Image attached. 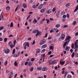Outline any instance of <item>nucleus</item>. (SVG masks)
<instances>
[{
	"mask_svg": "<svg viewBox=\"0 0 78 78\" xmlns=\"http://www.w3.org/2000/svg\"><path fill=\"white\" fill-rule=\"evenodd\" d=\"M40 51H41V50H40V49H39V48H38L36 50L37 53H40Z\"/></svg>",
	"mask_w": 78,
	"mask_h": 78,
	"instance_id": "17",
	"label": "nucleus"
},
{
	"mask_svg": "<svg viewBox=\"0 0 78 78\" xmlns=\"http://www.w3.org/2000/svg\"><path fill=\"white\" fill-rule=\"evenodd\" d=\"M48 70V68H47V67H44L42 69V71L43 72H45V71H47Z\"/></svg>",
	"mask_w": 78,
	"mask_h": 78,
	"instance_id": "6",
	"label": "nucleus"
},
{
	"mask_svg": "<svg viewBox=\"0 0 78 78\" xmlns=\"http://www.w3.org/2000/svg\"><path fill=\"white\" fill-rule=\"evenodd\" d=\"M60 13V11H58L56 14V16L57 17V18H59V15Z\"/></svg>",
	"mask_w": 78,
	"mask_h": 78,
	"instance_id": "10",
	"label": "nucleus"
},
{
	"mask_svg": "<svg viewBox=\"0 0 78 78\" xmlns=\"http://www.w3.org/2000/svg\"><path fill=\"white\" fill-rule=\"evenodd\" d=\"M3 19V16L2 15H1V17H0V20H1L2 19Z\"/></svg>",
	"mask_w": 78,
	"mask_h": 78,
	"instance_id": "37",
	"label": "nucleus"
},
{
	"mask_svg": "<svg viewBox=\"0 0 78 78\" xmlns=\"http://www.w3.org/2000/svg\"><path fill=\"white\" fill-rule=\"evenodd\" d=\"M5 53H6V54L9 53V49L7 48V49L5 50Z\"/></svg>",
	"mask_w": 78,
	"mask_h": 78,
	"instance_id": "7",
	"label": "nucleus"
},
{
	"mask_svg": "<svg viewBox=\"0 0 78 78\" xmlns=\"http://www.w3.org/2000/svg\"><path fill=\"white\" fill-rule=\"evenodd\" d=\"M41 32L38 31L37 33L36 34V37H37V36H38V35H39V36H41Z\"/></svg>",
	"mask_w": 78,
	"mask_h": 78,
	"instance_id": "5",
	"label": "nucleus"
},
{
	"mask_svg": "<svg viewBox=\"0 0 78 78\" xmlns=\"http://www.w3.org/2000/svg\"><path fill=\"white\" fill-rule=\"evenodd\" d=\"M15 51H16V50L15 49H14L12 51V54H14V53H15Z\"/></svg>",
	"mask_w": 78,
	"mask_h": 78,
	"instance_id": "43",
	"label": "nucleus"
},
{
	"mask_svg": "<svg viewBox=\"0 0 78 78\" xmlns=\"http://www.w3.org/2000/svg\"><path fill=\"white\" fill-rule=\"evenodd\" d=\"M71 38V37L70 36H67L66 37L65 41H66L65 42L63 46V47L64 48H66V45H68L69 44V42H70V39Z\"/></svg>",
	"mask_w": 78,
	"mask_h": 78,
	"instance_id": "1",
	"label": "nucleus"
},
{
	"mask_svg": "<svg viewBox=\"0 0 78 78\" xmlns=\"http://www.w3.org/2000/svg\"><path fill=\"white\" fill-rule=\"evenodd\" d=\"M53 62V60L49 61V64H52V62Z\"/></svg>",
	"mask_w": 78,
	"mask_h": 78,
	"instance_id": "49",
	"label": "nucleus"
},
{
	"mask_svg": "<svg viewBox=\"0 0 78 78\" xmlns=\"http://www.w3.org/2000/svg\"><path fill=\"white\" fill-rule=\"evenodd\" d=\"M23 7L24 8H27V5L25 4V3H23Z\"/></svg>",
	"mask_w": 78,
	"mask_h": 78,
	"instance_id": "11",
	"label": "nucleus"
},
{
	"mask_svg": "<svg viewBox=\"0 0 78 78\" xmlns=\"http://www.w3.org/2000/svg\"><path fill=\"white\" fill-rule=\"evenodd\" d=\"M53 56H54V55H51L50 56V58H52V57H53Z\"/></svg>",
	"mask_w": 78,
	"mask_h": 78,
	"instance_id": "64",
	"label": "nucleus"
},
{
	"mask_svg": "<svg viewBox=\"0 0 78 78\" xmlns=\"http://www.w3.org/2000/svg\"><path fill=\"white\" fill-rule=\"evenodd\" d=\"M46 47H47V44H44L42 46V48H46Z\"/></svg>",
	"mask_w": 78,
	"mask_h": 78,
	"instance_id": "24",
	"label": "nucleus"
},
{
	"mask_svg": "<svg viewBox=\"0 0 78 78\" xmlns=\"http://www.w3.org/2000/svg\"><path fill=\"white\" fill-rule=\"evenodd\" d=\"M70 3H68L66 5V7H68V6H70Z\"/></svg>",
	"mask_w": 78,
	"mask_h": 78,
	"instance_id": "28",
	"label": "nucleus"
},
{
	"mask_svg": "<svg viewBox=\"0 0 78 78\" xmlns=\"http://www.w3.org/2000/svg\"><path fill=\"white\" fill-rule=\"evenodd\" d=\"M55 27H56V28H59V27H60V24H56L55 25Z\"/></svg>",
	"mask_w": 78,
	"mask_h": 78,
	"instance_id": "25",
	"label": "nucleus"
},
{
	"mask_svg": "<svg viewBox=\"0 0 78 78\" xmlns=\"http://www.w3.org/2000/svg\"><path fill=\"white\" fill-rule=\"evenodd\" d=\"M67 27H68V26L67 25H65L64 26L63 28H67Z\"/></svg>",
	"mask_w": 78,
	"mask_h": 78,
	"instance_id": "46",
	"label": "nucleus"
},
{
	"mask_svg": "<svg viewBox=\"0 0 78 78\" xmlns=\"http://www.w3.org/2000/svg\"><path fill=\"white\" fill-rule=\"evenodd\" d=\"M21 39V38L20 37H18L16 39L17 41H19V40H20Z\"/></svg>",
	"mask_w": 78,
	"mask_h": 78,
	"instance_id": "41",
	"label": "nucleus"
},
{
	"mask_svg": "<svg viewBox=\"0 0 78 78\" xmlns=\"http://www.w3.org/2000/svg\"><path fill=\"white\" fill-rule=\"evenodd\" d=\"M31 65H32V63H31V62H29V63L28 64V66H31Z\"/></svg>",
	"mask_w": 78,
	"mask_h": 78,
	"instance_id": "33",
	"label": "nucleus"
},
{
	"mask_svg": "<svg viewBox=\"0 0 78 78\" xmlns=\"http://www.w3.org/2000/svg\"><path fill=\"white\" fill-rule=\"evenodd\" d=\"M65 14V12H62V15H64V14Z\"/></svg>",
	"mask_w": 78,
	"mask_h": 78,
	"instance_id": "62",
	"label": "nucleus"
},
{
	"mask_svg": "<svg viewBox=\"0 0 78 78\" xmlns=\"http://www.w3.org/2000/svg\"><path fill=\"white\" fill-rule=\"evenodd\" d=\"M10 74L9 75L10 77H12V75H13V73L12 72H10Z\"/></svg>",
	"mask_w": 78,
	"mask_h": 78,
	"instance_id": "29",
	"label": "nucleus"
},
{
	"mask_svg": "<svg viewBox=\"0 0 78 78\" xmlns=\"http://www.w3.org/2000/svg\"><path fill=\"white\" fill-rule=\"evenodd\" d=\"M65 63V61H64L63 62H62V61H61L60 62V64H62V65H63V64H64Z\"/></svg>",
	"mask_w": 78,
	"mask_h": 78,
	"instance_id": "15",
	"label": "nucleus"
},
{
	"mask_svg": "<svg viewBox=\"0 0 78 78\" xmlns=\"http://www.w3.org/2000/svg\"><path fill=\"white\" fill-rule=\"evenodd\" d=\"M78 5L76 6V9L74 11V12H76V11H78Z\"/></svg>",
	"mask_w": 78,
	"mask_h": 78,
	"instance_id": "16",
	"label": "nucleus"
},
{
	"mask_svg": "<svg viewBox=\"0 0 78 78\" xmlns=\"http://www.w3.org/2000/svg\"><path fill=\"white\" fill-rule=\"evenodd\" d=\"M4 28V26L0 27V30H3V29Z\"/></svg>",
	"mask_w": 78,
	"mask_h": 78,
	"instance_id": "34",
	"label": "nucleus"
},
{
	"mask_svg": "<svg viewBox=\"0 0 78 78\" xmlns=\"http://www.w3.org/2000/svg\"><path fill=\"white\" fill-rule=\"evenodd\" d=\"M65 37V34H63L61 35V37H60V38L59 39V40H60V39H61L62 40H64V38Z\"/></svg>",
	"mask_w": 78,
	"mask_h": 78,
	"instance_id": "4",
	"label": "nucleus"
},
{
	"mask_svg": "<svg viewBox=\"0 0 78 78\" xmlns=\"http://www.w3.org/2000/svg\"><path fill=\"white\" fill-rule=\"evenodd\" d=\"M33 69H34V67H32L30 69V72H33Z\"/></svg>",
	"mask_w": 78,
	"mask_h": 78,
	"instance_id": "31",
	"label": "nucleus"
},
{
	"mask_svg": "<svg viewBox=\"0 0 78 78\" xmlns=\"http://www.w3.org/2000/svg\"><path fill=\"white\" fill-rule=\"evenodd\" d=\"M66 15H64L63 16H62V18L63 19H66Z\"/></svg>",
	"mask_w": 78,
	"mask_h": 78,
	"instance_id": "38",
	"label": "nucleus"
},
{
	"mask_svg": "<svg viewBox=\"0 0 78 78\" xmlns=\"http://www.w3.org/2000/svg\"><path fill=\"white\" fill-rule=\"evenodd\" d=\"M10 47L11 48H13V45L12 44H11V45H10Z\"/></svg>",
	"mask_w": 78,
	"mask_h": 78,
	"instance_id": "61",
	"label": "nucleus"
},
{
	"mask_svg": "<svg viewBox=\"0 0 78 78\" xmlns=\"http://www.w3.org/2000/svg\"><path fill=\"white\" fill-rule=\"evenodd\" d=\"M47 35L48 34L47 33H46L45 34V36H44L43 37H47Z\"/></svg>",
	"mask_w": 78,
	"mask_h": 78,
	"instance_id": "56",
	"label": "nucleus"
},
{
	"mask_svg": "<svg viewBox=\"0 0 78 78\" xmlns=\"http://www.w3.org/2000/svg\"><path fill=\"white\" fill-rule=\"evenodd\" d=\"M46 21H47V23H49V22H50V20H49L48 19H46Z\"/></svg>",
	"mask_w": 78,
	"mask_h": 78,
	"instance_id": "32",
	"label": "nucleus"
},
{
	"mask_svg": "<svg viewBox=\"0 0 78 78\" xmlns=\"http://www.w3.org/2000/svg\"><path fill=\"white\" fill-rule=\"evenodd\" d=\"M13 27V24H12V23L11 22L10 23V27Z\"/></svg>",
	"mask_w": 78,
	"mask_h": 78,
	"instance_id": "45",
	"label": "nucleus"
},
{
	"mask_svg": "<svg viewBox=\"0 0 78 78\" xmlns=\"http://www.w3.org/2000/svg\"><path fill=\"white\" fill-rule=\"evenodd\" d=\"M7 61H5V62L4 63V65L5 66H6V64H7Z\"/></svg>",
	"mask_w": 78,
	"mask_h": 78,
	"instance_id": "51",
	"label": "nucleus"
},
{
	"mask_svg": "<svg viewBox=\"0 0 78 78\" xmlns=\"http://www.w3.org/2000/svg\"><path fill=\"white\" fill-rule=\"evenodd\" d=\"M53 29H52V30H50V33H51L53 32Z\"/></svg>",
	"mask_w": 78,
	"mask_h": 78,
	"instance_id": "58",
	"label": "nucleus"
},
{
	"mask_svg": "<svg viewBox=\"0 0 78 78\" xmlns=\"http://www.w3.org/2000/svg\"><path fill=\"white\" fill-rule=\"evenodd\" d=\"M6 9L7 10V11H9V9H10V7L9 6H7L6 7Z\"/></svg>",
	"mask_w": 78,
	"mask_h": 78,
	"instance_id": "21",
	"label": "nucleus"
},
{
	"mask_svg": "<svg viewBox=\"0 0 78 78\" xmlns=\"http://www.w3.org/2000/svg\"><path fill=\"white\" fill-rule=\"evenodd\" d=\"M12 44V42L11 41H9L8 43V45L9 46H10V45H11Z\"/></svg>",
	"mask_w": 78,
	"mask_h": 78,
	"instance_id": "23",
	"label": "nucleus"
},
{
	"mask_svg": "<svg viewBox=\"0 0 78 78\" xmlns=\"http://www.w3.org/2000/svg\"><path fill=\"white\" fill-rule=\"evenodd\" d=\"M16 8L17 9H19L20 8V6H19V5H17Z\"/></svg>",
	"mask_w": 78,
	"mask_h": 78,
	"instance_id": "50",
	"label": "nucleus"
},
{
	"mask_svg": "<svg viewBox=\"0 0 78 78\" xmlns=\"http://www.w3.org/2000/svg\"><path fill=\"white\" fill-rule=\"evenodd\" d=\"M8 39V38H4V42H6L7 41V40Z\"/></svg>",
	"mask_w": 78,
	"mask_h": 78,
	"instance_id": "42",
	"label": "nucleus"
},
{
	"mask_svg": "<svg viewBox=\"0 0 78 78\" xmlns=\"http://www.w3.org/2000/svg\"><path fill=\"white\" fill-rule=\"evenodd\" d=\"M28 62H25V65H27V64H28Z\"/></svg>",
	"mask_w": 78,
	"mask_h": 78,
	"instance_id": "63",
	"label": "nucleus"
},
{
	"mask_svg": "<svg viewBox=\"0 0 78 78\" xmlns=\"http://www.w3.org/2000/svg\"><path fill=\"white\" fill-rule=\"evenodd\" d=\"M56 30H57V28H55L53 29V32H55V31H56Z\"/></svg>",
	"mask_w": 78,
	"mask_h": 78,
	"instance_id": "44",
	"label": "nucleus"
},
{
	"mask_svg": "<svg viewBox=\"0 0 78 78\" xmlns=\"http://www.w3.org/2000/svg\"><path fill=\"white\" fill-rule=\"evenodd\" d=\"M51 9H48L46 12V13L48 14H49L51 12Z\"/></svg>",
	"mask_w": 78,
	"mask_h": 78,
	"instance_id": "9",
	"label": "nucleus"
},
{
	"mask_svg": "<svg viewBox=\"0 0 78 78\" xmlns=\"http://www.w3.org/2000/svg\"><path fill=\"white\" fill-rule=\"evenodd\" d=\"M26 43H25V42L23 44V46L24 47H27V45L26 44Z\"/></svg>",
	"mask_w": 78,
	"mask_h": 78,
	"instance_id": "57",
	"label": "nucleus"
},
{
	"mask_svg": "<svg viewBox=\"0 0 78 78\" xmlns=\"http://www.w3.org/2000/svg\"><path fill=\"white\" fill-rule=\"evenodd\" d=\"M76 21H75L73 23V25H75V24H76Z\"/></svg>",
	"mask_w": 78,
	"mask_h": 78,
	"instance_id": "40",
	"label": "nucleus"
},
{
	"mask_svg": "<svg viewBox=\"0 0 78 78\" xmlns=\"http://www.w3.org/2000/svg\"><path fill=\"white\" fill-rule=\"evenodd\" d=\"M75 58H78V53L76 54L75 55Z\"/></svg>",
	"mask_w": 78,
	"mask_h": 78,
	"instance_id": "52",
	"label": "nucleus"
},
{
	"mask_svg": "<svg viewBox=\"0 0 78 78\" xmlns=\"http://www.w3.org/2000/svg\"><path fill=\"white\" fill-rule=\"evenodd\" d=\"M69 14H67V18H69Z\"/></svg>",
	"mask_w": 78,
	"mask_h": 78,
	"instance_id": "60",
	"label": "nucleus"
},
{
	"mask_svg": "<svg viewBox=\"0 0 78 78\" xmlns=\"http://www.w3.org/2000/svg\"><path fill=\"white\" fill-rule=\"evenodd\" d=\"M42 69V67H39L37 68V70H41Z\"/></svg>",
	"mask_w": 78,
	"mask_h": 78,
	"instance_id": "20",
	"label": "nucleus"
},
{
	"mask_svg": "<svg viewBox=\"0 0 78 78\" xmlns=\"http://www.w3.org/2000/svg\"><path fill=\"white\" fill-rule=\"evenodd\" d=\"M45 50H46L45 49H43V50H42L41 51V53H44V52L45 51Z\"/></svg>",
	"mask_w": 78,
	"mask_h": 78,
	"instance_id": "30",
	"label": "nucleus"
},
{
	"mask_svg": "<svg viewBox=\"0 0 78 78\" xmlns=\"http://www.w3.org/2000/svg\"><path fill=\"white\" fill-rule=\"evenodd\" d=\"M75 55V52H73L72 54V58H73V57H74V56Z\"/></svg>",
	"mask_w": 78,
	"mask_h": 78,
	"instance_id": "39",
	"label": "nucleus"
},
{
	"mask_svg": "<svg viewBox=\"0 0 78 78\" xmlns=\"http://www.w3.org/2000/svg\"><path fill=\"white\" fill-rule=\"evenodd\" d=\"M26 43V45L27 47H30V44H29V42H25Z\"/></svg>",
	"mask_w": 78,
	"mask_h": 78,
	"instance_id": "14",
	"label": "nucleus"
},
{
	"mask_svg": "<svg viewBox=\"0 0 78 78\" xmlns=\"http://www.w3.org/2000/svg\"><path fill=\"white\" fill-rule=\"evenodd\" d=\"M56 60H55L54 61L52 60V64H53V65H54V64H55V63L56 62Z\"/></svg>",
	"mask_w": 78,
	"mask_h": 78,
	"instance_id": "27",
	"label": "nucleus"
},
{
	"mask_svg": "<svg viewBox=\"0 0 78 78\" xmlns=\"http://www.w3.org/2000/svg\"><path fill=\"white\" fill-rule=\"evenodd\" d=\"M51 51H50L48 52V55H51Z\"/></svg>",
	"mask_w": 78,
	"mask_h": 78,
	"instance_id": "48",
	"label": "nucleus"
},
{
	"mask_svg": "<svg viewBox=\"0 0 78 78\" xmlns=\"http://www.w3.org/2000/svg\"><path fill=\"white\" fill-rule=\"evenodd\" d=\"M42 6H43V4H41L39 6V9H41L42 8Z\"/></svg>",
	"mask_w": 78,
	"mask_h": 78,
	"instance_id": "19",
	"label": "nucleus"
},
{
	"mask_svg": "<svg viewBox=\"0 0 78 78\" xmlns=\"http://www.w3.org/2000/svg\"><path fill=\"white\" fill-rule=\"evenodd\" d=\"M45 40L43 39L40 41V45H42L44 44H45Z\"/></svg>",
	"mask_w": 78,
	"mask_h": 78,
	"instance_id": "3",
	"label": "nucleus"
},
{
	"mask_svg": "<svg viewBox=\"0 0 78 78\" xmlns=\"http://www.w3.org/2000/svg\"><path fill=\"white\" fill-rule=\"evenodd\" d=\"M50 50H53L54 49V47L53 46H51L49 48Z\"/></svg>",
	"mask_w": 78,
	"mask_h": 78,
	"instance_id": "26",
	"label": "nucleus"
},
{
	"mask_svg": "<svg viewBox=\"0 0 78 78\" xmlns=\"http://www.w3.org/2000/svg\"><path fill=\"white\" fill-rule=\"evenodd\" d=\"M68 78H72V76L71 75H69L67 76Z\"/></svg>",
	"mask_w": 78,
	"mask_h": 78,
	"instance_id": "47",
	"label": "nucleus"
},
{
	"mask_svg": "<svg viewBox=\"0 0 78 78\" xmlns=\"http://www.w3.org/2000/svg\"><path fill=\"white\" fill-rule=\"evenodd\" d=\"M1 14V16H3L5 15V13H4V12H2Z\"/></svg>",
	"mask_w": 78,
	"mask_h": 78,
	"instance_id": "59",
	"label": "nucleus"
},
{
	"mask_svg": "<svg viewBox=\"0 0 78 78\" xmlns=\"http://www.w3.org/2000/svg\"><path fill=\"white\" fill-rule=\"evenodd\" d=\"M56 9L55 8H54L53 9H52V11L53 12H55V10Z\"/></svg>",
	"mask_w": 78,
	"mask_h": 78,
	"instance_id": "55",
	"label": "nucleus"
},
{
	"mask_svg": "<svg viewBox=\"0 0 78 78\" xmlns=\"http://www.w3.org/2000/svg\"><path fill=\"white\" fill-rule=\"evenodd\" d=\"M71 47L72 49L74 47V44L73 43H72L71 45Z\"/></svg>",
	"mask_w": 78,
	"mask_h": 78,
	"instance_id": "36",
	"label": "nucleus"
},
{
	"mask_svg": "<svg viewBox=\"0 0 78 78\" xmlns=\"http://www.w3.org/2000/svg\"><path fill=\"white\" fill-rule=\"evenodd\" d=\"M45 10H46V8L42 9L41 10L40 12L41 13H44L45 11Z\"/></svg>",
	"mask_w": 78,
	"mask_h": 78,
	"instance_id": "8",
	"label": "nucleus"
},
{
	"mask_svg": "<svg viewBox=\"0 0 78 78\" xmlns=\"http://www.w3.org/2000/svg\"><path fill=\"white\" fill-rule=\"evenodd\" d=\"M14 65L15 66H17V62L15 61L14 63Z\"/></svg>",
	"mask_w": 78,
	"mask_h": 78,
	"instance_id": "35",
	"label": "nucleus"
},
{
	"mask_svg": "<svg viewBox=\"0 0 78 78\" xmlns=\"http://www.w3.org/2000/svg\"><path fill=\"white\" fill-rule=\"evenodd\" d=\"M70 47H68V46H66V48H65V50L66 51H68L69 50V48L70 49Z\"/></svg>",
	"mask_w": 78,
	"mask_h": 78,
	"instance_id": "18",
	"label": "nucleus"
},
{
	"mask_svg": "<svg viewBox=\"0 0 78 78\" xmlns=\"http://www.w3.org/2000/svg\"><path fill=\"white\" fill-rule=\"evenodd\" d=\"M38 31V30H35L34 31H33L32 33H37V32Z\"/></svg>",
	"mask_w": 78,
	"mask_h": 78,
	"instance_id": "22",
	"label": "nucleus"
},
{
	"mask_svg": "<svg viewBox=\"0 0 78 78\" xmlns=\"http://www.w3.org/2000/svg\"><path fill=\"white\" fill-rule=\"evenodd\" d=\"M78 44V40H76V41L75 43H74V45H75V48L74 49H76V48H78V45H77Z\"/></svg>",
	"mask_w": 78,
	"mask_h": 78,
	"instance_id": "2",
	"label": "nucleus"
},
{
	"mask_svg": "<svg viewBox=\"0 0 78 78\" xmlns=\"http://www.w3.org/2000/svg\"><path fill=\"white\" fill-rule=\"evenodd\" d=\"M39 5V3L37 5H34L33 6V8H34V9L36 8H37V6H38Z\"/></svg>",
	"mask_w": 78,
	"mask_h": 78,
	"instance_id": "12",
	"label": "nucleus"
},
{
	"mask_svg": "<svg viewBox=\"0 0 78 78\" xmlns=\"http://www.w3.org/2000/svg\"><path fill=\"white\" fill-rule=\"evenodd\" d=\"M34 58H32L31 59V61H34Z\"/></svg>",
	"mask_w": 78,
	"mask_h": 78,
	"instance_id": "54",
	"label": "nucleus"
},
{
	"mask_svg": "<svg viewBox=\"0 0 78 78\" xmlns=\"http://www.w3.org/2000/svg\"><path fill=\"white\" fill-rule=\"evenodd\" d=\"M35 44V40H34L33 41V43H32V45H34Z\"/></svg>",
	"mask_w": 78,
	"mask_h": 78,
	"instance_id": "53",
	"label": "nucleus"
},
{
	"mask_svg": "<svg viewBox=\"0 0 78 78\" xmlns=\"http://www.w3.org/2000/svg\"><path fill=\"white\" fill-rule=\"evenodd\" d=\"M37 22V21L36 20V19H34V20L33 21V23H34V24H35V23H36Z\"/></svg>",
	"mask_w": 78,
	"mask_h": 78,
	"instance_id": "13",
	"label": "nucleus"
}]
</instances>
